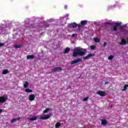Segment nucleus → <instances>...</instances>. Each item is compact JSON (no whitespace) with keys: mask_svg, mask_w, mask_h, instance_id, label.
<instances>
[{"mask_svg":"<svg viewBox=\"0 0 128 128\" xmlns=\"http://www.w3.org/2000/svg\"><path fill=\"white\" fill-rule=\"evenodd\" d=\"M128 88V84H126L125 86H124V88L122 90H126Z\"/></svg>","mask_w":128,"mask_h":128,"instance_id":"27","label":"nucleus"},{"mask_svg":"<svg viewBox=\"0 0 128 128\" xmlns=\"http://www.w3.org/2000/svg\"><path fill=\"white\" fill-rule=\"evenodd\" d=\"M14 48H22V45L16 44L14 46Z\"/></svg>","mask_w":128,"mask_h":128,"instance_id":"20","label":"nucleus"},{"mask_svg":"<svg viewBox=\"0 0 128 128\" xmlns=\"http://www.w3.org/2000/svg\"><path fill=\"white\" fill-rule=\"evenodd\" d=\"M25 92H32V90L30 89L26 88L25 90Z\"/></svg>","mask_w":128,"mask_h":128,"instance_id":"26","label":"nucleus"},{"mask_svg":"<svg viewBox=\"0 0 128 128\" xmlns=\"http://www.w3.org/2000/svg\"><path fill=\"white\" fill-rule=\"evenodd\" d=\"M126 44V40L124 39H122L121 40V42H120V44L122 45V44Z\"/></svg>","mask_w":128,"mask_h":128,"instance_id":"12","label":"nucleus"},{"mask_svg":"<svg viewBox=\"0 0 128 128\" xmlns=\"http://www.w3.org/2000/svg\"><path fill=\"white\" fill-rule=\"evenodd\" d=\"M60 124L59 122H58L57 123H56L55 125V128H60Z\"/></svg>","mask_w":128,"mask_h":128,"instance_id":"23","label":"nucleus"},{"mask_svg":"<svg viewBox=\"0 0 128 128\" xmlns=\"http://www.w3.org/2000/svg\"><path fill=\"white\" fill-rule=\"evenodd\" d=\"M4 46V44L0 43V46Z\"/></svg>","mask_w":128,"mask_h":128,"instance_id":"34","label":"nucleus"},{"mask_svg":"<svg viewBox=\"0 0 128 128\" xmlns=\"http://www.w3.org/2000/svg\"><path fill=\"white\" fill-rule=\"evenodd\" d=\"M28 120H30L31 122H34V120H38V118L34 116L32 118H29Z\"/></svg>","mask_w":128,"mask_h":128,"instance_id":"15","label":"nucleus"},{"mask_svg":"<svg viewBox=\"0 0 128 128\" xmlns=\"http://www.w3.org/2000/svg\"><path fill=\"white\" fill-rule=\"evenodd\" d=\"M90 48L91 50H94V48H96V46H91Z\"/></svg>","mask_w":128,"mask_h":128,"instance_id":"30","label":"nucleus"},{"mask_svg":"<svg viewBox=\"0 0 128 128\" xmlns=\"http://www.w3.org/2000/svg\"><path fill=\"white\" fill-rule=\"evenodd\" d=\"M113 58H114V56L112 55H110L108 58V60H112Z\"/></svg>","mask_w":128,"mask_h":128,"instance_id":"29","label":"nucleus"},{"mask_svg":"<svg viewBox=\"0 0 128 128\" xmlns=\"http://www.w3.org/2000/svg\"><path fill=\"white\" fill-rule=\"evenodd\" d=\"M108 84V82H106V84Z\"/></svg>","mask_w":128,"mask_h":128,"instance_id":"40","label":"nucleus"},{"mask_svg":"<svg viewBox=\"0 0 128 128\" xmlns=\"http://www.w3.org/2000/svg\"><path fill=\"white\" fill-rule=\"evenodd\" d=\"M80 24L82 26H84L88 24V21L87 20H82L80 22Z\"/></svg>","mask_w":128,"mask_h":128,"instance_id":"16","label":"nucleus"},{"mask_svg":"<svg viewBox=\"0 0 128 128\" xmlns=\"http://www.w3.org/2000/svg\"><path fill=\"white\" fill-rule=\"evenodd\" d=\"M108 124V122L106 120H102V124L103 126H106Z\"/></svg>","mask_w":128,"mask_h":128,"instance_id":"14","label":"nucleus"},{"mask_svg":"<svg viewBox=\"0 0 128 128\" xmlns=\"http://www.w3.org/2000/svg\"><path fill=\"white\" fill-rule=\"evenodd\" d=\"M103 46H106V42H104Z\"/></svg>","mask_w":128,"mask_h":128,"instance_id":"36","label":"nucleus"},{"mask_svg":"<svg viewBox=\"0 0 128 128\" xmlns=\"http://www.w3.org/2000/svg\"><path fill=\"white\" fill-rule=\"evenodd\" d=\"M96 94H99L100 96H106V92L98 90Z\"/></svg>","mask_w":128,"mask_h":128,"instance_id":"7","label":"nucleus"},{"mask_svg":"<svg viewBox=\"0 0 128 128\" xmlns=\"http://www.w3.org/2000/svg\"><path fill=\"white\" fill-rule=\"evenodd\" d=\"M2 112V109H0V114H1Z\"/></svg>","mask_w":128,"mask_h":128,"instance_id":"38","label":"nucleus"},{"mask_svg":"<svg viewBox=\"0 0 128 128\" xmlns=\"http://www.w3.org/2000/svg\"><path fill=\"white\" fill-rule=\"evenodd\" d=\"M34 58V55H29L27 56V60H32Z\"/></svg>","mask_w":128,"mask_h":128,"instance_id":"13","label":"nucleus"},{"mask_svg":"<svg viewBox=\"0 0 128 128\" xmlns=\"http://www.w3.org/2000/svg\"><path fill=\"white\" fill-rule=\"evenodd\" d=\"M86 53L80 50H76L73 52V56H84Z\"/></svg>","mask_w":128,"mask_h":128,"instance_id":"1","label":"nucleus"},{"mask_svg":"<svg viewBox=\"0 0 128 128\" xmlns=\"http://www.w3.org/2000/svg\"><path fill=\"white\" fill-rule=\"evenodd\" d=\"M8 100V96H0V106L1 104L3 102H6Z\"/></svg>","mask_w":128,"mask_h":128,"instance_id":"5","label":"nucleus"},{"mask_svg":"<svg viewBox=\"0 0 128 128\" xmlns=\"http://www.w3.org/2000/svg\"><path fill=\"white\" fill-rule=\"evenodd\" d=\"M79 26V27H80V25H79V26Z\"/></svg>","mask_w":128,"mask_h":128,"instance_id":"42","label":"nucleus"},{"mask_svg":"<svg viewBox=\"0 0 128 128\" xmlns=\"http://www.w3.org/2000/svg\"><path fill=\"white\" fill-rule=\"evenodd\" d=\"M8 74V70H2V74Z\"/></svg>","mask_w":128,"mask_h":128,"instance_id":"21","label":"nucleus"},{"mask_svg":"<svg viewBox=\"0 0 128 128\" xmlns=\"http://www.w3.org/2000/svg\"><path fill=\"white\" fill-rule=\"evenodd\" d=\"M28 82H26L24 84V86L25 88H28Z\"/></svg>","mask_w":128,"mask_h":128,"instance_id":"22","label":"nucleus"},{"mask_svg":"<svg viewBox=\"0 0 128 128\" xmlns=\"http://www.w3.org/2000/svg\"><path fill=\"white\" fill-rule=\"evenodd\" d=\"M76 34H73L72 35V38H74V36H76Z\"/></svg>","mask_w":128,"mask_h":128,"instance_id":"37","label":"nucleus"},{"mask_svg":"<svg viewBox=\"0 0 128 128\" xmlns=\"http://www.w3.org/2000/svg\"><path fill=\"white\" fill-rule=\"evenodd\" d=\"M112 24V21L107 20L105 22V24Z\"/></svg>","mask_w":128,"mask_h":128,"instance_id":"25","label":"nucleus"},{"mask_svg":"<svg viewBox=\"0 0 128 128\" xmlns=\"http://www.w3.org/2000/svg\"><path fill=\"white\" fill-rule=\"evenodd\" d=\"M50 110H52V109L50 108H48L46 110H45L44 112L43 113L44 114H47V112H50Z\"/></svg>","mask_w":128,"mask_h":128,"instance_id":"18","label":"nucleus"},{"mask_svg":"<svg viewBox=\"0 0 128 128\" xmlns=\"http://www.w3.org/2000/svg\"><path fill=\"white\" fill-rule=\"evenodd\" d=\"M94 56V54H88L86 57H84L83 58L84 60H88V58H92V56Z\"/></svg>","mask_w":128,"mask_h":128,"instance_id":"10","label":"nucleus"},{"mask_svg":"<svg viewBox=\"0 0 128 128\" xmlns=\"http://www.w3.org/2000/svg\"><path fill=\"white\" fill-rule=\"evenodd\" d=\"M2 26L1 28H0V30H2Z\"/></svg>","mask_w":128,"mask_h":128,"instance_id":"39","label":"nucleus"},{"mask_svg":"<svg viewBox=\"0 0 128 128\" xmlns=\"http://www.w3.org/2000/svg\"><path fill=\"white\" fill-rule=\"evenodd\" d=\"M88 97H86L83 99V102H88Z\"/></svg>","mask_w":128,"mask_h":128,"instance_id":"28","label":"nucleus"},{"mask_svg":"<svg viewBox=\"0 0 128 128\" xmlns=\"http://www.w3.org/2000/svg\"><path fill=\"white\" fill-rule=\"evenodd\" d=\"M68 16H70V14H66L64 16V18H68Z\"/></svg>","mask_w":128,"mask_h":128,"instance_id":"32","label":"nucleus"},{"mask_svg":"<svg viewBox=\"0 0 128 128\" xmlns=\"http://www.w3.org/2000/svg\"><path fill=\"white\" fill-rule=\"evenodd\" d=\"M62 68L61 67L54 68L52 69V72H60Z\"/></svg>","mask_w":128,"mask_h":128,"instance_id":"8","label":"nucleus"},{"mask_svg":"<svg viewBox=\"0 0 128 128\" xmlns=\"http://www.w3.org/2000/svg\"><path fill=\"white\" fill-rule=\"evenodd\" d=\"M66 20H68V18H67Z\"/></svg>","mask_w":128,"mask_h":128,"instance_id":"41","label":"nucleus"},{"mask_svg":"<svg viewBox=\"0 0 128 128\" xmlns=\"http://www.w3.org/2000/svg\"><path fill=\"white\" fill-rule=\"evenodd\" d=\"M128 24H124V25L122 26H121V28H126L128 26Z\"/></svg>","mask_w":128,"mask_h":128,"instance_id":"31","label":"nucleus"},{"mask_svg":"<svg viewBox=\"0 0 128 128\" xmlns=\"http://www.w3.org/2000/svg\"><path fill=\"white\" fill-rule=\"evenodd\" d=\"M64 8L65 10H68V5H64Z\"/></svg>","mask_w":128,"mask_h":128,"instance_id":"35","label":"nucleus"},{"mask_svg":"<svg viewBox=\"0 0 128 128\" xmlns=\"http://www.w3.org/2000/svg\"><path fill=\"white\" fill-rule=\"evenodd\" d=\"M76 26H78V24H76V22H73L68 24V27L70 28H76Z\"/></svg>","mask_w":128,"mask_h":128,"instance_id":"6","label":"nucleus"},{"mask_svg":"<svg viewBox=\"0 0 128 128\" xmlns=\"http://www.w3.org/2000/svg\"><path fill=\"white\" fill-rule=\"evenodd\" d=\"M52 116V114L50 113L47 114H44L42 116H40L39 118L40 120H48Z\"/></svg>","mask_w":128,"mask_h":128,"instance_id":"3","label":"nucleus"},{"mask_svg":"<svg viewBox=\"0 0 128 128\" xmlns=\"http://www.w3.org/2000/svg\"><path fill=\"white\" fill-rule=\"evenodd\" d=\"M118 4H120V2L116 1L115 4H114V6H112V5L108 6L107 7V8L108 10H112L114 8H118Z\"/></svg>","mask_w":128,"mask_h":128,"instance_id":"4","label":"nucleus"},{"mask_svg":"<svg viewBox=\"0 0 128 128\" xmlns=\"http://www.w3.org/2000/svg\"><path fill=\"white\" fill-rule=\"evenodd\" d=\"M64 17H60V22H62V20H64Z\"/></svg>","mask_w":128,"mask_h":128,"instance_id":"33","label":"nucleus"},{"mask_svg":"<svg viewBox=\"0 0 128 128\" xmlns=\"http://www.w3.org/2000/svg\"><path fill=\"white\" fill-rule=\"evenodd\" d=\"M36 98V96L34 94H31L29 96V100H30V102H32V100H34V98Z\"/></svg>","mask_w":128,"mask_h":128,"instance_id":"11","label":"nucleus"},{"mask_svg":"<svg viewBox=\"0 0 128 128\" xmlns=\"http://www.w3.org/2000/svg\"><path fill=\"white\" fill-rule=\"evenodd\" d=\"M82 62V59L78 58L76 60H73L72 62V64H78V62Z\"/></svg>","mask_w":128,"mask_h":128,"instance_id":"9","label":"nucleus"},{"mask_svg":"<svg viewBox=\"0 0 128 128\" xmlns=\"http://www.w3.org/2000/svg\"><path fill=\"white\" fill-rule=\"evenodd\" d=\"M70 48L68 47L66 48L64 52V54H68V52H70Z\"/></svg>","mask_w":128,"mask_h":128,"instance_id":"19","label":"nucleus"},{"mask_svg":"<svg viewBox=\"0 0 128 128\" xmlns=\"http://www.w3.org/2000/svg\"><path fill=\"white\" fill-rule=\"evenodd\" d=\"M4 28H6V26H4Z\"/></svg>","mask_w":128,"mask_h":128,"instance_id":"43","label":"nucleus"},{"mask_svg":"<svg viewBox=\"0 0 128 128\" xmlns=\"http://www.w3.org/2000/svg\"><path fill=\"white\" fill-rule=\"evenodd\" d=\"M94 40L95 42H100V38H94Z\"/></svg>","mask_w":128,"mask_h":128,"instance_id":"24","label":"nucleus"},{"mask_svg":"<svg viewBox=\"0 0 128 128\" xmlns=\"http://www.w3.org/2000/svg\"><path fill=\"white\" fill-rule=\"evenodd\" d=\"M112 24H115V25L113 26V28H112V30H113V32H117L118 26L122 24V22H113Z\"/></svg>","mask_w":128,"mask_h":128,"instance_id":"2","label":"nucleus"},{"mask_svg":"<svg viewBox=\"0 0 128 128\" xmlns=\"http://www.w3.org/2000/svg\"><path fill=\"white\" fill-rule=\"evenodd\" d=\"M20 120V118H14V119L11 120V122H12V123L14 122H16V120Z\"/></svg>","mask_w":128,"mask_h":128,"instance_id":"17","label":"nucleus"}]
</instances>
